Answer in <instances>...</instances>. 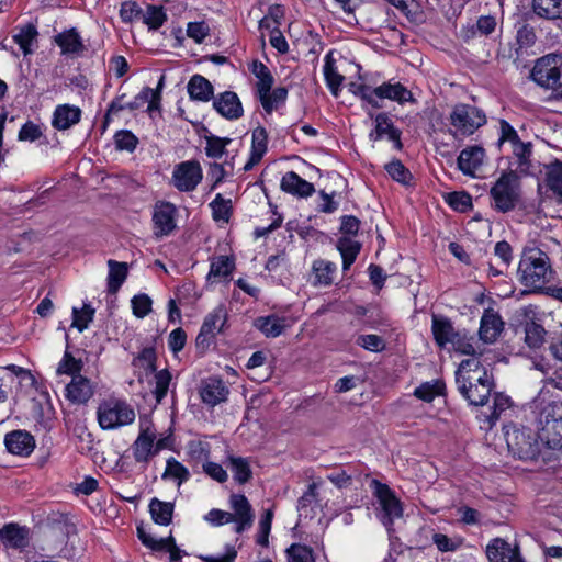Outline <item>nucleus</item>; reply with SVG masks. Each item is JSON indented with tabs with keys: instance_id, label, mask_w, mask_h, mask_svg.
Instances as JSON below:
<instances>
[{
	"instance_id": "nucleus-1",
	"label": "nucleus",
	"mask_w": 562,
	"mask_h": 562,
	"mask_svg": "<svg viewBox=\"0 0 562 562\" xmlns=\"http://www.w3.org/2000/svg\"><path fill=\"white\" fill-rule=\"evenodd\" d=\"M456 384L470 405L485 406L494 387V380L477 358H470L459 364Z\"/></svg>"
},
{
	"instance_id": "nucleus-2",
	"label": "nucleus",
	"mask_w": 562,
	"mask_h": 562,
	"mask_svg": "<svg viewBox=\"0 0 562 562\" xmlns=\"http://www.w3.org/2000/svg\"><path fill=\"white\" fill-rule=\"evenodd\" d=\"M518 274L525 286L532 291L542 290L553 276L548 255L537 247L525 249L519 261Z\"/></svg>"
},
{
	"instance_id": "nucleus-3",
	"label": "nucleus",
	"mask_w": 562,
	"mask_h": 562,
	"mask_svg": "<svg viewBox=\"0 0 562 562\" xmlns=\"http://www.w3.org/2000/svg\"><path fill=\"white\" fill-rule=\"evenodd\" d=\"M533 405L541 440L552 449L562 447V401H547L540 394Z\"/></svg>"
},
{
	"instance_id": "nucleus-4",
	"label": "nucleus",
	"mask_w": 562,
	"mask_h": 562,
	"mask_svg": "<svg viewBox=\"0 0 562 562\" xmlns=\"http://www.w3.org/2000/svg\"><path fill=\"white\" fill-rule=\"evenodd\" d=\"M449 122L452 126L450 134L454 138H459L473 135L486 124L487 120L483 110L474 105L458 103L449 115Z\"/></svg>"
},
{
	"instance_id": "nucleus-5",
	"label": "nucleus",
	"mask_w": 562,
	"mask_h": 562,
	"mask_svg": "<svg viewBox=\"0 0 562 562\" xmlns=\"http://www.w3.org/2000/svg\"><path fill=\"white\" fill-rule=\"evenodd\" d=\"M496 211L507 213L515 209L520 198L519 177L515 171H504L490 190Z\"/></svg>"
},
{
	"instance_id": "nucleus-6",
	"label": "nucleus",
	"mask_w": 562,
	"mask_h": 562,
	"mask_svg": "<svg viewBox=\"0 0 562 562\" xmlns=\"http://www.w3.org/2000/svg\"><path fill=\"white\" fill-rule=\"evenodd\" d=\"M135 417L133 407L123 401H106L98 408V422L102 429H115L130 425Z\"/></svg>"
},
{
	"instance_id": "nucleus-7",
	"label": "nucleus",
	"mask_w": 562,
	"mask_h": 562,
	"mask_svg": "<svg viewBox=\"0 0 562 562\" xmlns=\"http://www.w3.org/2000/svg\"><path fill=\"white\" fill-rule=\"evenodd\" d=\"M370 487L381 507V521L390 529L394 520L403 516L402 503L389 485L378 480H372Z\"/></svg>"
},
{
	"instance_id": "nucleus-8",
	"label": "nucleus",
	"mask_w": 562,
	"mask_h": 562,
	"mask_svg": "<svg viewBox=\"0 0 562 562\" xmlns=\"http://www.w3.org/2000/svg\"><path fill=\"white\" fill-rule=\"evenodd\" d=\"M506 442L513 456L521 460H535L540 453L538 440L530 429L514 428L506 432Z\"/></svg>"
},
{
	"instance_id": "nucleus-9",
	"label": "nucleus",
	"mask_w": 562,
	"mask_h": 562,
	"mask_svg": "<svg viewBox=\"0 0 562 562\" xmlns=\"http://www.w3.org/2000/svg\"><path fill=\"white\" fill-rule=\"evenodd\" d=\"M559 58L547 55L537 60L531 71L532 80L547 89L562 87V71L558 66Z\"/></svg>"
},
{
	"instance_id": "nucleus-10",
	"label": "nucleus",
	"mask_w": 562,
	"mask_h": 562,
	"mask_svg": "<svg viewBox=\"0 0 562 562\" xmlns=\"http://www.w3.org/2000/svg\"><path fill=\"white\" fill-rule=\"evenodd\" d=\"M517 321L524 327L525 342L532 349L540 348L544 342L546 329L537 319V311L532 305L522 306L516 313Z\"/></svg>"
},
{
	"instance_id": "nucleus-11",
	"label": "nucleus",
	"mask_w": 562,
	"mask_h": 562,
	"mask_svg": "<svg viewBox=\"0 0 562 562\" xmlns=\"http://www.w3.org/2000/svg\"><path fill=\"white\" fill-rule=\"evenodd\" d=\"M202 179L203 171L199 161L187 160L175 166L171 182L177 190L191 192L195 190Z\"/></svg>"
},
{
	"instance_id": "nucleus-12",
	"label": "nucleus",
	"mask_w": 562,
	"mask_h": 562,
	"mask_svg": "<svg viewBox=\"0 0 562 562\" xmlns=\"http://www.w3.org/2000/svg\"><path fill=\"white\" fill-rule=\"evenodd\" d=\"M156 440V429L151 422L139 418V434L132 445L133 457L138 463H148L157 454L154 441Z\"/></svg>"
},
{
	"instance_id": "nucleus-13",
	"label": "nucleus",
	"mask_w": 562,
	"mask_h": 562,
	"mask_svg": "<svg viewBox=\"0 0 562 562\" xmlns=\"http://www.w3.org/2000/svg\"><path fill=\"white\" fill-rule=\"evenodd\" d=\"M227 321V312L223 305L216 306L211 313H209L200 328V333L196 336L195 344L198 348L206 349L210 346L211 340L222 331Z\"/></svg>"
},
{
	"instance_id": "nucleus-14",
	"label": "nucleus",
	"mask_w": 562,
	"mask_h": 562,
	"mask_svg": "<svg viewBox=\"0 0 562 562\" xmlns=\"http://www.w3.org/2000/svg\"><path fill=\"white\" fill-rule=\"evenodd\" d=\"M93 394V383L81 374L74 375L65 387V396L72 404H86Z\"/></svg>"
},
{
	"instance_id": "nucleus-15",
	"label": "nucleus",
	"mask_w": 562,
	"mask_h": 562,
	"mask_svg": "<svg viewBox=\"0 0 562 562\" xmlns=\"http://www.w3.org/2000/svg\"><path fill=\"white\" fill-rule=\"evenodd\" d=\"M199 393L202 402L213 407L226 401L229 390L222 379L211 376L202 381Z\"/></svg>"
},
{
	"instance_id": "nucleus-16",
	"label": "nucleus",
	"mask_w": 562,
	"mask_h": 562,
	"mask_svg": "<svg viewBox=\"0 0 562 562\" xmlns=\"http://www.w3.org/2000/svg\"><path fill=\"white\" fill-rule=\"evenodd\" d=\"M176 211L175 205L169 202H160L155 205L153 222L157 236L168 235L176 228Z\"/></svg>"
},
{
	"instance_id": "nucleus-17",
	"label": "nucleus",
	"mask_w": 562,
	"mask_h": 562,
	"mask_svg": "<svg viewBox=\"0 0 562 562\" xmlns=\"http://www.w3.org/2000/svg\"><path fill=\"white\" fill-rule=\"evenodd\" d=\"M213 108L227 120H237L243 115L241 102L232 91H225L215 97Z\"/></svg>"
},
{
	"instance_id": "nucleus-18",
	"label": "nucleus",
	"mask_w": 562,
	"mask_h": 562,
	"mask_svg": "<svg viewBox=\"0 0 562 562\" xmlns=\"http://www.w3.org/2000/svg\"><path fill=\"white\" fill-rule=\"evenodd\" d=\"M8 451L16 456H30L35 448L34 437L25 430H14L5 435Z\"/></svg>"
},
{
	"instance_id": "nucleus-19",
	"label": "nucleus",
	"mask_w": 562,
	"mask_h": 562,
	"mask_svg": "<svg viewBox=\"0 0 562 562\" xmlns=\"http://www.w3.org/2000/svg\"><path fill=\"white\" fill-rule=\"evenodd\" d=\"M375 95L379 102L384 99L397 102L400 104L405 102L414 103L416 101L413 93L401 82H383L382 85L375 87Z\"/></svg>"
},
{
	"instance_id": "nucleus-20",
	"label": "nucleus",
	"mask_w": 562,
	"mask_h": 562,
	"mask_svg": "<svg viewBox=\"0 0 562 562\" xmlns=\"http://www.w3.org/2000/svg\"><path fill=\"white\" fill-rule=\"evenodd\" d=\"M54 42L60 47L61 54L66 56H80L87 49L79 32L75 27L57 34L54 37Z\"/></svg>"
},
{
	"instance_id": "nucleus-21",
	"label": "nucleus",
	"mask_w": 562,
	"mask_h": 562,
	"mask_svg": "<svg viewBox=\"0 0 562 562\" xmlns=\"http://www.w3.org/2000/svg\"><path fill=\"white\" fill-rule=\"evenodd\" d=\"M384 136H387L390 140L394 142L395 148H402L400 130L394 126L386 113L381 112L375 116V128L370 133L369 137L371 140H378Z\"/></svg>"
},
{
	"instance_id": "nucleus-22",
	"label": "nucleus",
	"mask_w": 562,
	"mask_h": 562,
	"mask_svg": "<svg viewBox=\"0 0 562 562\" xmlns=\"http://www.w3.org/2000/svg\"><path fill=\"white\" fill-rule=\"evenodd\" d=\"M485 150L481 146H471L461 150L457 164L458 168L467 176H474L482 166Z\"/></svg>"
},
{
	"instance_id": "nucleus-23",
	"label": "nucleus",
	"mask_w": 562,
	"mask_h": 562,
	"mask_svg": "<svg viewBox=\"0 0 562 562\" xmlns=\"http://www.w3.org/2000/svg\"><path fill=\"white\" fill-rule=\"evenodd\" d=\"M282 191L299 198L311 196L315 192L314 184L301 178L294 171H288L281 179Z\"/></svg>"
},
{
	"instance_id": "nucleus-24",
	"label": "nucleus",
	"mask_w": 562,
	"mask_h": 562,
	"mask_svg": "<svg viewBox=\"0 0 562 562\" xmlns=\"http://www.w3.org/2000/svg\"><path fill=\"white\" fill-rule=\"evenodd\" d=\"M80 119V108L70 104H60L56 106L53 113L52 125L58 131H66L79 123Z\"/></svg>"
},
{
	"instance_id": "nucleus-25",
	"label": "nucleus",
	"mask_w": 562,
	"mask_h": 562,
	"mask_svg": "<svg viewBox=\"0 0 562 562\" xmlns=\"http://www.w3.org/2000/svg\"><path fill=\"white\" fill-rule=\"evenodd\" d=\"M0 539L5 547L23 549L29 544V529L16 524H7L0 529Z\"/></svg>"
},
{
	"instance_id": "nucleus-26",
	"label": "nucleus",
	"mask_w": 562,
	"mask_h": 562,
	"mask_svg": "<svg viewBox=\"0 0 562 562\" xmlns=\"http://www.w3.org/2000/svg\"><path fill=\"white\" fill-rule=\"evenodd\" d=\"M504 323L501 316L493 311H485L479 329L480 338L484 342H494L503 330Z\"/></svg>"
},
{
	"instance_id": "nucleus-27",
	"label": "nucleus",
	"mask_w": 562,
	"mask_h": 562,
	"mask_svg": "<svg viewBox=\"0 0 562 562\" xmlns=\"http://www.w3.org/2000/svg\"><path fill=\"white\" fill-rule=\"evenodd\" d=\"M517 554V550L502 538L493 539L486 547V557L490 562H513Z\"/></svg>"
},
{
	"instance_id": "nucleus-28",
	"label": "nucleus",
	"mask_w": 562,
	"mask_h": 562,
	"mask_svg": "<svg viewBox=\"0 0 562 562\" xmlns=\"http://www.w3.org/2000/svg\"><path fill=\"white\" fill-rule=\"evenodd\" d=\"M431 330L435 341L439 347H446L448 344H451L458 334L448 318L436 315L432 316Z\"/></svg>"
},
{
	"instance_id": "nucleus-29",
	"label": "nucleus",
	"mask_w": 562,
	"mask_h": 562,
	"mask_svg": "<svg viewBox=\"0 0 562 562\" xmlns=\"http://www.w3.org/2000/svg\"><path fill=\"white\" fill-rule=\"evenodd\" d=\"M188 93L192 100L207 102L214 93L212 83L201 75H194L188 82Z\"/></svg>"
},
{
	"instance_id": "nucleus-30",
	"label": "nucleus",
	"mask_w": 562,
	"mask_h": 562,
	"mask_svg": "<svg viewBox=\"0 0 562 562\" xmlns=\"http://www.w3.org/2000/svg\"><path fill=\"white\" fill-rule=\"evenodd\" d=\"M226 467L231 470L234 480L240 485L248 483L252 477V470L247 458L228 456Z\"/></svg>"
},
{
	"instance_id": "nucleus-31",
	"label": "nucleus",
	"mask_w": 562,
	"mask_h": 562,
	"mask_svg": "<svg viewBox=\"0 0 562 562\" xmlns=\"http://www.w3.org/2000/svg\"><path fill=\"white\" fill-rule=\"evenodd\" d=\"M234 267L233 260L226 256H220L211 262L206 279L212 283L225 281L232 274Z\"/></svg>"
},
{
	"instance_id": "nucleus-32",
	"label": "nucleus",
	"mask_w": 562,
	"mask_h": 562,
	"mask_svg": "<svg viewBox=\"0 0 562 562\" xmlns=\"http://www.w3.org/2000/svg\"><path fill=\"white\" fill-rule=\"evenodd\" d=\"M285 319L276 315L261 316L255 319L254 325L266 337L276 338L280 336L285 328Z\"/></svg>"
},
{
	"instance_id": "nucleus-33",
	"label": "nucleus",
	"mask_w": 562,
	"mask_h": 562,
	"mask_svg": "<svg viewBox=\"0 0 562 562\" xmlns=\"http://www.w3.org/2000/svg\"><path fill=\"white\" fill-rule=\"evenodd\" d=\"M175 506L170 502H162L156 497L149 503V513L153 520L160 526H168L172 520Z\"/></svg>"
},
{
	"instance_id": "nucleus-34",
	"label": "nucleus",
	"mask_w": 562,
	"mask_h": 562,
	"mask_svg": "<svg viewBox=\"0 0 562 562\" xmlns=\"http://www.w3.org/2000/svg\"><path fill=\"white\" fill-rule=\"evenodd\" d=\"M38 32L35 25L26 24L19 29L18 33L13 35V41L20 46L24 56L31 55L34 52V44L37 41Z\"/></svg>"
},
{
	"instance_id": "nucleus-35",
	"label": "nucleus",
	"mask_w": 562,
	"mask_h": 562,
	"mask_svg": "<svg viewBox=\"0 0 562 562\" xmlns=\"http://www.w3.org/2000/svg\"><path fill=\"white\" fill-rule=\"evenodd\" d=\"M337 249L342 257V269L348 270L360 252L361 244L350 237L344 236L338 239Z\"/></svg>"
},
{
	"instance_id": "nucleus-36",
	"label": "nucleus",
	"mask_w": 562,
	"mask_h": 562,
	"mask_svg": "<svg viewBox=\"0 0 562 562\" xmlns=\"http://www.w3.org/2000/svg\"><path fill=\"white\" fill-rule=\"evenodd\" d=\"M532 10L540 18L548 20L562 18V0H533Z\"/></svg>"
},
{
	"instance_id": "nucleus-37",
	"label": "nucleus",
	"mask_w": 562,
	"mask_h": 562,
	"mask_svg": "<svg viewBox=\"0 0 562 562\" xmlns=\"http://www.w3.org/2000/svg\"><path fill=\"white\" fill-rule=\"evenodd\" d=\"M109 276H108V289L110 292L115 293L127 277V265L125 262H117L110 259L108 261Z\"/></svg>"
},
{
	"instance_id": "nucleus-38",
	"label": "nucleus",
	"mask_w": 562,
	"mask_h": 562,
	"mask_svg": "<svg viewBox=\"0 0 562 562\" xmlns=\"http://www.w3.org/2000/svg\"><path fill=\"white\" fill-rule=\"evenodd\" d=\"M162 480H173L178 486L190 479L189 470L173 457H170L166 462V469L161 475Z\"/></svg>"
},
{
	"instance_id": "nucleus-39",
	"label": "nucleus",
	"mask_w": 562,
	"mask_h": 562,
	"mask_svg": "<svg viewBox=\"0 0 562 562\" xmlns=\"http://www.w3.org/2000/svg\"><path fill=\"white\" fill-rule=\"evenodd\" d=\"M251 72L258 79L256 85L258 95L269 92L273 86V77L269 68L263 63L255 60L251 65Z\"/></svg>"
},
{
	"instance_id": "nucleus-40",
	"label": "nucleus",
	"mask_w": 562,
	"mask_h": 562,
	"mask_svg": "<svg viewBox=\"0 0 562 562\" xmlns=\"http://www.w3.org/2000/svg\"><path fill=\"white\" fill-rule=\"evenodd\" d=\"M324 76L327 87L329 88L331 93L337 97L338 91L340 90V86L344 81V76L338 74L335 60L331 57L330 53L325 56Z\"/></svg>"
},
{
	"instance_id": "nucleus-41",
	"label": "nucleus",
	"mask_w": 562,
	"mask_h": 562,
	"mask_svg": "<svg viewBox=\"0 0 562 562\" xmlns=\"http://www.w3.org/2000/svg\"><path fill=\"white\" fill-rule=\"evenodd\" d=\"M286 98L288 89L284 87H278L272 91L269 90V92H266L265 94H259L260 103L268 114L272 113L273 110L283 104Z\"/></svg>"
},
{
	"instance_id": "nucleus-42",
	"label": "nucleus",
	"mask_w": 562,
	"mask_h": 562,
	"mask_svg": "<svg viewBox=\"0 0 562 562\" xmlns=\"http://www.w3.org/2000/svg\"><path fill=\"white\" fill-rule=\"evenodd\" d=\"M167 20L162 7L147 4L146 9L143 10L142 22L146 24L149 30H158Z\"/></svg>"
},
{
	"instance_id": "nucleus-43",
	"label": "nucleus",
	"mask_w": 562,
	"mask_h": 562,
	"mask_svg": "<svg viewBox=\"0 0 562 562\" xmlns=\"http://www.w3.org/2000/svg\"><path fill=\"white\" fill-rule=\"evenodd\" d=\"M336 271V266L333 262L325 260H316L313 263V273L315 277L314 284L329 285L333 283V274Z\"/></svg>"
},
{
	"instance_id": "nucleus-44",
	"label": "nucleus",
	"mask_w": 562,
	"mask_h": 562,
	"mask_svg": "<svg viewBox=\"0 0 562 562\" xmlns=\"http://www.w3.org/2000/svg\"><path fill=\"white\" fill-rule=\"evenodd\" d=\"M160 99L158 90H153L149 87H145L142 91L133 99V101L126 103V108L131 111L138 110L145 103H149L148 110L151 111L155 108V103Z\"/></svg>"
},
{
	"instance_id": "nucleus-45",
	"label": "nucleus",
	"mask_w": 562,
	"mask_h": 562,
	"mask_svg": "<svg viewBox=\"0 0 562 562\" xmlns=\"http://www.w3.org/2000/svg\"><path fill=\"white\" fill-rule=\"evenodd\" d=\"M317 488L318 484L313 482L308 484L306 491L297 501V512L300 516H310L312 513L313 506L317 503Z\"/></svg>"
},
{
	"instance_id": "nucleus-46",
	"label": "nucleus",
	"mask_w": 562,
	"mask_h": 562,
	"mask_svg": "<svg viewBox=\"0 0 562 562\" xmlns=\"http://www.w3.org/2000/svg\"><path fill=\"white\" fill-rule=\"evenodd\" d=\"M510 407V398L503 393H495L493 395V405L488 406V413L485 418L488 424L494 425L501 417L502 413Z\"/></svg>"
},
{
	"instance_id": "nucleus-47",
	"label": "nucleus",
	"mask_w": 562,
	"mask_h": 562,
	"mask_svg": "<svg viewBox=\"0 0 562 562\" xmlns=\"http://www.w3.org/2000/svg\"><path fill=\"white\" fill-rule=\"evenodd\" d=\"M385 170L393 180L404 186H409L413 180L411 171L403 165L400 159H393L386 164Z\"/></svg>"
},
{
	"instance_id": "nucleus-48",
	"label": "nucleus",
	"mask_w": 562,
	"mask_h": 562,
	"mask_svg": "<svg viewBox=\"0 0 562 562\" xmlns=\"http://www.w3.org/2000/svg\"><path fill=\"white\" fill-rule=\"evenodd\" d=\"M547 186L554 193L562 195V161L554 160L547 166Z\"/></svg>"
},
{
	"instance_id": "nucleus-49",
	"label": "nucleus",
	"mask_w": 562,
	"mask_h": 562,
	"mask_svg": "<svg viewBox=\"0 0 562 562\" xmlns=\"http://www.w3.org/2000/svg\"><path fill=\"white\" fill-rule=\"evenodd\" d=\"M285 554L288 562H315L312 548L305 544L293 543L285 550Z\"/></svg>"
},
{
	"instance_id": "nucleus-50",
	"label": "nucleus",
	"mask_w": 562,
	"mask_h": 562,
	"mask_svg": "<svg viewBox=\"0 0 562 562\" xmlns=\"http://www.w3.org/2000/svg\"><path fill=\"white\" fill-rule=\"evenodd\" d=\"M83 363L80 359H76L68 350L65 351L63 359L58 363L56 373L67 374L71 378L80 374Z\"/></svg>"
},
{
	"instance_id": "nucleus-51",
	"label": "nucleus",
	"mask_w": 562,
	"mask_h": 562,
	"mask_svg": "<svg viewBox=\"0 0 562 562\" xmlns=\"http://www.w3.org/2000/svg\"><path fill=\"white\" fill-rule=\"evenodd\" d=\"M350 91L359 97L362 101H366L374 109L382 108V104L376 100L375 88H371L363 83H351Z\"/></svg>"
},
{
	"instance_id": "nucleus-52",
	"label": "nucleus",
	"mask_w": 562,
	"mask_h": 562,
	"mask_svg": "<svg viewBox=\"0 0 562 562\" xmlns=\"http://www.w3.org/2000/svg\"><path fill=\"white\" fill-rule=\"evenodd\" d=\"M94 310L85 304L82 311L77 307L72 308V327H76L80 333L88 328L89 324L93 321Z\"/></svg>"
},
{
	"instance_id": "nucleus-53",
	"label": "nucleus",
	"mask_w": 562,
	"mask_h": 562,
	"mask_svg": "<svg viewBox=\"0 0 562 562\" xmlns=\"http://www.w3.org/2000/svg\"><path fill=\"white\" fill-rule=\"evenodd\" d=\"M231 507L234 510L235 518L254 517L252 508L248 499L243 494H233L229 498Z\"/></svg>"
},
{
	"instance_id": "nucleus-54",
	"label": "nucleus",
	"mask_w": 562,
	"mask_h": 562,
	"mask_svg": "<svg viewBox=\"0 0 562 562\" xmlns=\"http://www.w3.org/2000/svg\"><path fill=\"white\" fill-rule=\"evenodd\" d=\"M213 218L215 221L227 222L231 215V200H225L222 194H216L215 199L210 203Z\"/></svg>"
},
{
	"instance_id": "nucleus-55",
	"label": "nucleus",
	"mask_w": 562,
	"mask_h": 562,
	"mask_svg": "<svg viewBox=\"0 0 562 562\" xmlns=\"http://www.w3.org/2000/svg\"><path fill=\"white\" fill-rule=\"evenodd\" d=\"M231 142L232 139L227 137L209 136L206 137L205 153L209 157L221 158Z\"/></svg>"
},
{
	"instance_id": "nucleus-56",
	"label": "nucleus",
	"mask_w": 562,
	"mask_h": 562,
	"mask_svg": "<svg viewBox=\"0 0 562 562\" xmlns=\"http://www.w3.org/2000/svg\"><path fill=\"white\" fill-rule=\"evenodd\" d=\"M171 374L167 369L160 370L155 374V389L154 395L157 403H160L167 395Z\"/></svg>"
},
{
	"instance_id": "nucleus-57",
	"label": "nucleus",
	"mask_w": 562,
	"mask_h": 562,
	"mask_svg": "<svg viewBox=\"0 0 562 562\" xmlns=\"http://www.w3.org/2000/svg\"><path fill=\"white\" fill-rule=\"evenodd\" d=\"M267 149H268V133L265 127L258 126L252 131L251 153L256 154V156L263 157Z\"/></svg>"
},
{
	"instance_id": "nucleus-58",
	"label": "nucleus",
	"mask_w": 562,
	"mask_h": 562,
	"mask_svg": "<svg viewBox=\"0 0 562 562\" xmlns=\"http://www.w3.org/2000/svg\"><path fill=\"white\" fill-rule=\"evenodd\" d=\"M356 342L366 350L373 352L382 351L385 348L382 337L374 334L360 335Z\"/></svg>"
},
{
	"instance_id": "nucleus-59",
	"label": "nucleus",
	"mask_w": 562,
	"mask_h": 562,
	"mask_svg": "<svg viewBox=\"0 0 562 562\" xmlns=\"http://www.w3.org/2000/svg\"><path fill=\"white\" fill-rule=\"evenodd\" d=\"M114 140L117 149L127 150L130 153L136 148L138 143L137 137L132 132L125 130L119 131L114 135Z\"/></svg>"
},
{
	"instance_id": "nucleus-60",
	"label": "nucleus",
	"mask_w": 562,
	"mask_h": 562,
	"mask_svg": "<svg viewBox=\"0 0 562 562\" xmlns=\"http://www.w3.org/2000/svg\"><path fill=\"white\" fill-rule=\"evenodd\" d=\"M43 136V130L40 124L32 121H27L22 125L19 131V140L22 142H35Z\"/></svg>"
},
{
	"instance_id": "nucleus-61",
	"label": "nucleus",
	"mask_w": 562,
	"mask_h": 562,
	"mask_svg": "<svg viewBox=\"0 0 562 562\" xmlns=\"http://www.w3.org/2000/svg\"><path fill=\"white\" fill-rule=\"evenodd\" d=\"M443 384L441 382H436L435 384L424 383L417 389H415V396L425 401L431 402L436 395L441 393Z\"/></svg>"
},
{
	"instance_id": "nucleus-62",
	"label": "nucleus",
	"mask_w": 562,
	"mask_h": 562,
	"mask_svg": "<svg viewBox=\"0 0 562 562\" xmlns=\"http://www.w3.org/2000/svg\"><path fill=\"white\" fill-rule=\"evenodd\" d=\"M133 313L138 318H144L151 311V300L147 294H138L132 299Z\"/></svg>"
},
{
	"instance_id": "nucleus-63",
	"label": "nucleus",
	"mask_w": 562,
	"mask_h": 562,
	"mask_svg": "<svg viewBox=\"0 0 562 562\" xmlns=\"http://www.w3.org/2000/svg\"><path fill=\"white\" fill-rule=\"evenodd\" d=\"M448 204L459 211L464 212L472 206L471 196L465 192H452L447 198Z\"/></svg>"
},
{
	"instance_id": "nucleus-64",
	"label": "nucleus",
	"mask_w": 562,
	"mask_h": 562,
	"mask_svg": "<svg viewBox=\"0 0 562 562\" xmlns=\"http://www.w3.org/2000/svg\"><path fill=\"white\" fill-rule=\"evenodd\" d=\"M143 9L134 1L123 2L120 9V16L124 22L142 20Z\"/></svg>"
}]
</instances>
